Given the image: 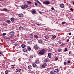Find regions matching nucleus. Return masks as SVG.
<instances>
[{"mask_svg":"<svg viewBox=\"0 0 74 74\" xmlns=\"http://www.w3.org/2000/svg\"><path fill=\"white\" fill-rule=\"evenodd\" d=\"M46 52V50L44 49H42L38 53L39 55H43L44 53H45Z\"/></svg>","mask_w":74,"mask_h":74,"instance_id":"nucleus-1","label":"nucleus"},{"mask_svg":"<svg viewBox=\"0 0 74 74\" xmlns=\"http://www.w3.org/2000/svg\"><path fill=\"white\" fill-rule=\"evenodd\" d=\"M28 6L26 4L23 5L21 6V7L23 10H25L26 8H27Z\"/></svg>","mask_w":74,"mask_h":74,"instance_id":"nucleus-2","label":"nucleus"},{"mask_svg":"<svg viewBox=\"0 0 74 74\" xmlns=\"http://www.w3.org/2000/svg\"><path fill=\"white\" fill-rule=\"evenodd\" d=\"M43 4H50V2L49 1H47L43 2Z\"/></svg>","mask_w":74,"mask_h":74,"instance_id":"nucleus-3","label":"nucleus"},{"mask_svg":"<svg viewBox=\"0 0 74 74\" xmlns=\"http://www.w3.org/2000/svg\"><path fill=\"white\" fill-rule=\"evenodd\" d=\"M34 48L35 50H37L38 49V46H37V45H35Z\"/></svg>","mask_w":74,"mask_h":74,"instance_id":"nucleus-4","label":"nucleus"},{"mask_svg":"<svg viewBox=\"0 0 74 74\" xmlns=\"http://www.w3.org/2000/svg\"><path fill=\"white\" fill-rule=\"evenodd\" d=\"M32 12L33 15H34L36 14V11L35 10H33L32 11Z\"/></svg>","mask_w":74,"mask_h":74,"instance_id":"nucleus-5","label":"nucleus"},{"mask_svg":"<svg viewBox=\"0 0 74 74\" xmlns=\"http://www.w3.org/2000/svg\"><path fill=\"white\" fill-rule=\"evenodd\" d=\"M60 6L61 8H64V4L63 3H62L60 4Z\"/></svg>","mask_w":74,"mask_h":74,"instance_id":"nucleus-6","label":"nucleus"},{"mask_svg":"<svg viewBox=\"0 0 74 74\" xmlns=\"http://www.w3.org/2000/svg\"><path fill=\"white\" fill-rule=\"evenodd\" d=\"M28 69L29 70H32V66L30 65H29L28 66Z\"/></svg>","mask_w":74,"mask_h":74,"instance_id":"nucleus-7","label":"nucleus"},{"mask_svg":"<svg viewBox=\"0 0 74 74\" xmlns=\"http://www.w3.org/2000/svg\"><path fill=\"white\" fill-rule=\"evenodd\" d=\"M9 34L10 35H11V36H13L14 34V32H10L9 33Z\"/></svg>","mask_w":74,"mask_h":74,"instance_id":"nucleus-8","label":"nucleus"},{"mask_svg":"<svg viewBox=\"0 0 74 74\" xmlns=\"http://www.w3.org/2000/svg\"><path fill=\"white\" fill-rule=\"evenodd\" d=\"M35 62L37 64L39 63L40 62V61H39V60L37 59L35 61Z\"/></svg>","mask_w":74,"mask_h":74,"instance_id":"nucleus-9","label":"nucleus"},{"mask_svg":"<svg viewBox=\"0 0 74 74\" xmlns=\"http://www.w3.org/2000/svg\"><path fill=\"white\" fill-rule=\"evenodd\" d=\"M19 29L20 30L22 31L23 30L24 28H23V27H22L20 26L19 27Z\"/></svg>","mask_w":74,"mask_h":74,"instance_id":"nucleus-10","label":"nucleus"},{"mask_svg":"<svg viewBox=\"0 0 74 74\" xmlns=\"http://www.w3.org/2000/svg\"><path fill=\"white\" fill-rule=\"evenodd\" d=\"M23 51L24 52H27V49L26 48L23 49Z\"/></svg>","mask_w":74,"mask_h":74,"instance_id":"nucleus-11","label":"nucleus"},{"mask_svg":"<svg viewBox=\"0 0 74 74\" xmlns=\"http://www.w3.org/2000/svg\"><path fill=\"white\" fill-rule=\"evenodd\" d=\"M50 74H55V71L53 70L51 71L50 72Z\"/></svg>","mask_w":74,"mask_h":74,"instance_id":"nucleus-12","label":"nucleus"},{"mask_svg":"<svg viewBox=\"0 0 74 74\" xmlns=\"http://www.w3.org/2000/svg\"><path fill=\"white\" fill-rule=\"evenodd\" d=\"M18 16L19 17H21V18H22V17H23V14H19L18 15Z\"/></svg>","mask_w":74,"mask_h":74,"instance_id":"nucleus-13","label":"nucleus"},{"mask_svg":"<svg viewBox=\"0 0 74 74\" xmlns=\"http://www.w3.org/2000/svg\"><path fill=\"white\" fill-rule=\"evenodd\" d=\"M49 60V59H48V58H46L45 60L44 61L45 62L47 63V62H48Z\"/></svg>","mask_w":74,"mask_h":74,"instance_id":"nucleus-14","label":"nucleus"},{"mask_svg":"<svg viewBox=\"0 0 74 74\" xmlns=\"http://www.w3.org/2000/svg\"><path fill=\"white\" fill-rule=\"evenodd\" d=\"M11 69H14L15 68V65H11Z\"/></svg>","mask_w":74,"mask_h":74,"instance_id":"nucleus-15","label":"nucleus"},{"mask_svg":"<svg viewBox=\"0 0 74 74\" xmlns=\"http://www.w3.org/2000/svg\"><path fill=\"white\" fill-rule=\"evenodd\" d=\"M32 65L33 67H34L35 68L36 67H37V65H36V63H34Z\"/></svg>","mask_w":74,"mask_h":74,"instance_id":"nucleus-16","label":"nucleus"},{"mask_svg":"<svg viewBox=\"0 0 74 74\" xmlns=\"http://www.w3.org/2000/svg\"><path fill=\"white\" fill-rule=\"evenodd\" d=\"M29 59L30 60H32V59H33V56H30L29 57Z\"/></svg>","mask_w":74,"mask_h":74,"instance_id":"nucleus-17","label":"nucleus"},{"mask_svg":"<svg viewBox=\"0 0 74 74\" xmlns=\"http://www.w3.org/2000/svg\"><path fill=\"white\" fill-rule=\"evenodd\" d=\"M21 47L22 48H25V47H26V45L24 44H22L21 45Z\"/></svg>","mask_w":74,"mask_h":74,"instance_id":"nucleus-18","label":"nucleus"},{"mask_svg":"<svg viewBox=\"0 0 74 74\" xmlns=\"http://www.w3.org/2000/svg\"><path fill=\"white\" fill-rule=\"evenodd\" d=\"M48 57L49 58H51V53H49L48 54Z\"/></svg>","mask_w":74,"mask_h":74,"instance_id":"nucleus-19","label":"nucleus"},{"mask_svg":"<svg viewBox=\"0 0 74 74\" xmlns=\"http://www.w3.org/2000/svg\"><path fill=\"white\" fill-rule=\"evenodd\" d=\"M6 22H7L8 24H10L11 23V21L9 20H7Z\"/></svg>","mask_w":74,"mask_h":74,"instance_id":"nucleus-20","label":"nucleus"},{"mask_svg":"<svg viewBox=\"0 0 74 74\" xmlns=\"http://www.w3.org/2000/svg\"><path fill=\"white\" fill-rule=\"evenodd\" d=\"M38 42L39 44H42V41L41 40H38Z\"/></svg>","mask_w":74,"mask_h":74,"instance_id":"nucleus-21","label":"nucleus"},{"mask_svg":"<svg viewBox=\"0 0 74 74\" xmlns=\"http://www.w3.org/2000/svg\"><path fill=\"white\" fill-rule=\"evenodd\" d=\"M10 20L12 22H14V17H12L10 18Z\"/></svg>","mask_w":74,"mask_h":74,"instance_id":"nucleus-22","label":"nucleus"},{"mask_svg":"<svg viewBox=\"0 0 74 74\" xmlns=\"http://www.w3.org/2000/svg\"><path fill=\"white\" fill-rule=\"evenodd\" d=\"M29 37L31 38H33V34H31L29 35Z\"/></svg>","mask_w":74,"mask_h":74,"instance_id":"nucleus-23","label":"nucleus"},{"mask_svg":"<svg viewBox=\"0 0 74 74\" xmlns=\"http://www.w3.org/2000/svg\"><path fill=\"white\" fill-rule=\"evenodd\" d=\"M45 38H46V39H49V36L48 35H46L45 36Z\"/></svg>","mask_w":74,"mask_h":74,"instance_id":"nucleus-24","label":"nucleus"},{"mask_svg":"<svg viewBox=\"0 0 74 74\" xmlns=\"http://www.w3.org/2000/svg\"><path fill=\"white\" fill-rule=\"evenodd\" d=\"M54 71L55 72H56V73H58L59 70L58 69H56Z\"/></svg>","mask_w":74,"mask_h":74,"instance_id":"nucleus-25","label":"nucleus"},{"mask_svg":"<svg viewBox=\"0 0 74 74\" xmlns=\"http://www.w3.org/2000/svg\"><path fill=\"white\" fill-rule=\"evenodd\" d=\"M34 38H38V36H37V35H34Z\"/></svg>","mask_w":74,"mask_h":74,"instance_id":"nucleus-26","label":"nucleus"},{"mask_svg":"<svg viewBox=\"0 0 74 74\" xmlns=\"http://www.w3.org/2000/svg\"><path fill=\"white\" fill-rule=\"evenodd\" d=\"M62 49L59 48V49H58V52H60L61 51H62Z\"/></svg>","mask_w":74,"mask_h":74,"instance_id":"nucleus-27","label":"nucleus"},{"mask_svg":"<svg viewBox=\"0 0 74 74\" xmlns=\"http://www.w3.org/2000/svg\"><path fill=\"white\" fill-rule=\"evenodd\" d=\"M8 10L5 8H3V11H5V12H7V11Z\"/></svg>","mask_w":74,"mask_h":74,"instance_id":"nucleus-28","label":"nucleus"},{"mask_svg":"<svg viewBox=\"0 0 74 74\" xmlns=\"http://www.w3.org/2000/svg\"><path fill=\"white\" fill-rule=\"evenodd\" d=\"M56 38V36L55 35H54L52 38V39L53 40H54L55 38Z\"/></svg>","mask_w":74,"mask_h":74,"instance_id":"nucleus-29","label":"nucleus"},{"mask_svg":"<svg viewBox=\"0 0 74 74\" xmlns=\"http://www.w3.org/2000/svg\"><path fill=\"white\" fill-rule=\"evenodd\" d=\"M28 50V51H31V48L30 47H28L27 48Z\"/></svg>","mask_w":74,"mask_h":74,"instance_id":"nucleus-30","label":"nucleus"},{"mask_svg":"<svg viewBox=\"0 0 74 74\" xmlns=\"http://www.w3.org/2000/svg\"><path fill=\"white\" fill-rule=\"evenodd\" d=\"M42 65L45 66V67H46L47 64L45 62H43Z\"/></svg>","mask_w":74,"mask_h":74,"instance_id":"nucleus-31","label":"nucleus"},{"mask_svg":"<svg viewBox=\"0 0 74 74\" xmlns=\"http://www.w3.org/2000/svg\"><path fill=\"white\" fill-rule=\"evenodd\" d=\"M8 70H6L5 72V74H7L8 73Z\"/></svg>","mask_w":74,"mask_h":74,"instance_id":"nucleus-32","label":"nucleus"},{"mask_svg":"<svg viewBox=\"0 0 74 74\" xmlns=\"http://www.w3.org/2000/svg\"><path fill=\"white\" fill-rule=\"evenodd\" d=\"M28 43H29V44H30V45H31V44H32V41H30Z\"/></svg>","mask_w":74,"mask_h":74,"instance_id":"nucleus-33","label":"nucleus"},{"mask_svg":"<svg viewBox=\"0 0 74 74\" xmlns=\"http://www.w3.org/2000/svg\"><path fill=\"white\" fill-rule=\"evenodd\" d=\"M55 60H56V61H57V60H58V58L56 57L55 58Z\"/></svg>","mask_w":74,"mask_h":74,"instance_id":"nucleus-34","label":"nucleus"},{"mask_svg":"<svg viewBox=\"0 0 74 74\" xmlns=\"http://www.w3.org/2000/svg\"><path fill=\"white\" fill-rule=\"evenodd\" d=\"M46 67V66H45L44 65H42V68H43V69H44V68H45Z\"/></svg>","mask_w":74,"mask_h":74,"instance_id":"nucleus-35","label":"nucleus"},{"mask_svg":"<svg viewBox=\"0 0 74 74\" xmlns=\"http://www.w3.org/2000/svg\"><path fill=\"white\" fill-rule=\"evenodd\" d=\"M66 23V22L65 21H64L62 22V25H64V24H65Z\"/></svg>","mask_w":74,"mask_h":74,"instance_id":"nucleus-36","label":"nucleus"},{"mask_svg":"<svg viewBox=\"0 0 74 74\" xmlns=\"http://www.w3.org/2000/svg\"><path fill=\"white\" fill-rule=\"evenodd\" d=\"M37 1L38 2V3H39V4H40V5L41 4V3H40V2H39L38 1V0H37Z\"/></svg>","mask_w":74,"mask_h":74,"instance_id":"nucleus-37","label":"nucleus"},{"mask_svg":"<svg viewBox=\"0 0 74 74\" xmlns=\"http://www.w3.org/2000/svg\"><path fill=\"white\" fill-rule=\"evenodd\" d=\"M70 11H73L74 10L72 8H71L70 9Z\"/></svg>","mask_w":74,"mask_h":74,"instance_id":"nucleus-38","label":"nucleus"},{"mask_svg":"<svg viewBox=\"0 0 74 74\" xmlns=\"http://www.w3.org/2000/svg\"><path fill=\"white\" fill-rule=\"evenodd\" d=\"M31 3L32 2L30 1H27V3H28V4H31Z\"/></svg>","mask_w":74,"mask_h":74,"instance_id":"nucleus-39","label":"nucleus"},{"mask_svg":"<svg viewBox=\"0 0 74 74\" xmlns=\"http://www.w3.org/2000/svg\"><path fill=\"white\" fill-rule=\"evenodd\" d=\"M20 71H21V69H19L18 70V73H19Z\"/></svg>","mask_w":74,"mask_h":74,"instance_id":"nucleus-40","label":"nucleus"},{"mask_svg":"<svg viewBox=\"0 0 74 74\" xmlns=\"http://www.w3.org/2000/svg\"><path fill=\"white\" fill-rule=\"evenodd\" d=\"M20 71H21V69H19L18 70V73H19Z\"/></svg>","mask_w":74,"mask_h":74,"instance_id":"nucleus-41","label":"nucleus"},{"mask_svg":"<svg viewBox=\"0 0 74 74\" xmlns=\"http://www.w3.org/2000/svg\"><path fill=\"white\" fill-rule=\"evenodd\" d=\"M64 45V43H63L61 45H60V46H61V47H62V46Z\"/></svg>","mask_w":74,"mask_h":74,"instance_id":"nucleus-42","label":"nucleus"},{"mask_svg":"<svg viewBox=\"0 0 74 74\" xmlns=\"http://www.w3.org/2000/svg\"><path fill=\"white\" fill-rule=\"evenodd\" d=\"M66 64H67V62H64V65H66Z\"/></svg>","mask_w":74,"mask_h":74,"instance_id":"nucleus-43","label":"nucleus"},{"mask_svg":"<svg viewBox=\"0 0 74 74\" xmlns=\"http://www.w3.org/2000/svg\"><path fill=\"white\" fill-rule=\"evenodd\" d=\"M35 5L36 6H37V5H38V4H37V3L36 2H35Z\"/></svg>","mask_w":74,"mask_h":74,"instance_id":"nucleus-44","label":"nucleus"},{"mask_svg":"<svg viewBox=\"0 0 74 74\" xmlns=\"http://www.w3.org/2000/svg\"><path fill=\"white\" fill-rule=\"evenodd\" d=\"M3 36H5L6 35V33H3L2 34Z\"/></svg>","mask_w":74,"mask_h":74,"instance_id":"nucleus-45","label":"nucleus"},{"mask_svg":"<svg viewBox=\"0 0 74 74\" xmlns=\"http://www.w3.org/2000/svg\"><path fill=\"white\" fill-rule=\"evenodd\" d=\"M67 51V48H65L64 50L65 52H66Z\"/></svg>","mask_w":74,"mask_h":74,"instance_id":"nucleus-46","label":"nucleus"},{"mask_svg":"<svg viewBox=\"0 0 74 74\" xmlns=\"http://www.w3.org/2000/svg\"><path fill=\"white\" fill-rule=\"evenodd\" d=\"M71 51H70L69 52V55H71Z\"/></svg>","mask_w":74,"mask_h":74,"instance_id":"nucleus-47","label":"nucleus"},{"mask_svg":"<svg viewBox=\"0 0 74 74\" xmlns=\"http://www.w3.org/2000/svg\"><path fill=\"white\" fill-rule=\"evenodd\" d=\"M3 55V52H0V56H1Z\"/></svg>","mask_w":74,"mask_h":74,"instance_id":"nucleus-48","label":"nucleus"},{"mask_svg":"<svg viewBox=\"0 0 74 74\" xmlns=\"http://www.w3.org/2000/svg\"><path fill=\"white\" fill-rule=\"evenodd\" d=\"M51 10H54V8H53V7H52L51 8Z\"/></svg>","mask_w":74,"mask_h":74,"instance_id":"nucleus-49","label":"nucleus"},{"mask_svg":"<svg viewBox=\"0 0 74 74\" xmlns=\"http://www.w3.org/2000/svg\"><path fill=\"white\" fill-rule=\"evenodd\" d=\"M3 25L4 26H5V25H6V24L5 23H3Z\"/></svg>","mask_w":74,"mask_h":74,"instance_id":"nucleus-50","label":"nucleus"},{"mask_svg":"<svg viewBox=\"0 0 74 74\" xmlns=\"http://www.w3.org/2000/svg\"><path fill=\"white\" fill-rule=\"evenodd\" d=\"M36 25L38 26H40V24L39 23H36Z\"/></svg>","mask_w":74,"mask_h":74,"instance_id":"nucleus-51","label":"nucleus"},{"mask_svg":"<svg viewBox=\"0 0 74 74\" xmlns=\"http://www.w3.org/2000/svg\"><path fill=\"white\" fill-rule=\"evenodd\" d=\"M0 10L1 11H4L3 9H0Z\"/></svg>","mask_w":74,"mask_h":74,"instance_id":"nucleus-52","label":"nucleus"},{"mask_svg":"<svg viewBox=\"0 0 74 74\" xmlns=\"http://www.w3.org/2000/svg\"><path fill=\"white\" fill-rule=\"evenodd\" d=\"M69 35H71V32L69 33Z\"/></svg>","mask_w":74,"mask_h":74,"instance_id":"nucleus-53","label":"nucleus"},{"mask_svg":"<svg viewBox=\"0 0 74 74\" xmlns=\"http://www.w3.org/2000/svg\"><path fill=\"white\" fill-rule=\"evenodd\" d=\"M16 72H18V70L16 69Z\"/></svg>","mask_w":74,"mask_h":74,"instance_id":"nucleus-54","label":"nucleus"},{"mask_svg":"<svg viewBox=\"0 0 74 74\" xmlns=\"http://www.w3.org/2000/svg\"><path fill=\"white\" fill-rule=\"evenodd\" d=\"M69 41H70V40L69 39H67V42H69Z\"/></svg>","mask_w":74,"mask_h":74,"instance_id":"nucleus-55","label":"nucleus"},{"mask_svg":"<svg viewBox=\"0 0 74 74\" xmlns=\"http://www.w3.org/2000/svg\"><path fill=\"white\" fill-rule=\"evenodd\" d=\"M67 63H70L71 62H70V61H67Z\"/></svg>","mask_w":74,"mask_h":74,"instance_id":"nucleus-56","label":"nucleus"},{"mask_svg":"<svg viewBox=\"0 0 74 74\" xmlns=\"http://www.w3.org/2000/svg\"><path fill=\"white\" fill-rule=\"evenodd\" d=\"M58 42L59 44H61V42L60 41H59Z\"/></svg>","mask_w":74,"mask_h":74,"instance_id":"nucleus-57","label":"nucleus"},{"mask_svg":"<svg viewBox=\"0 0 74 74\" xmlns=\"http://www.w3.org/2000/svg\"><path fill=\"white\" fill-rule=\"evenodd\" d=\"M39 13H40V14H42V12H39Z\"/></svg>","mask_w":74,"mask_h":74,"instance_id":"nucleus-58","label":"nucleus"},{"mask_svg":"<svg viewBox=\"0 0 74 74\" xmlns=\"http://www.w3.org/2000/svg\"><path fill=\"white\" fill-rule=\"evenodd\" d=\"M45 30H48V29L47 28H45Z\"/></svg>","mask_w":74,"mask_h":74,"instance_id":"nucleus-59","label":"nucleus"},{"mask_svg":"<svg viewBox=\"0 0 74 74\" xmlns=\"http://www.w3.org/2000/svg\"><path fill=\"white\" fill-rule=\"evenodd\" d=\"M73 45H74V41H73Z\"/></svg>","mask_w":74,"mask_h":74,"instance_id":"nucleus-60","label":"nucleus"},{"mask_svg":"<svg viewBox=\"0 0 74 74\" xmlns=\"http://www.w3.org/2000/svg\"><path fill=\"white\" fill-rule=\"evenodd\" d=\"M2 56H4V54H2Z\"/></svg>","mask_w":74,"mask_h":74,"instance_id":"nucleus-61","label":"nucleus"},{"mask_svg":"<svg viewBox=\"0 0 74 74\" xmlns=\"http://www.w3.org/2000/svg\"><path fill=\"white\" fill-rule=\"evenodd\" d=\"M73 4L74 5V2L73 3Z\"/></svg>","mask_w":74,"mask_h":74,"instance_id":"nucleus-62","label":"nucleus"},{"mask_svg":"<svg viewBox=\"0 0 74 74\" xmlns=\"http://www.w3.org/2000/svg\"><path fill=\"white\" fill-rule=\"evenodd\" d=\"M56 23H58L56 22Z\"/></svg>","mask_w":74,"mask_h":74,"instance_id":"nucleus-63","label":"nucleus"},{"mask_svg":"<svg viewBox=\"0 0 74 74\" xmlns=\"http://www.w3.org/2000/svg\"><path fill=\"white\" fill-rule=\"evenodd\" d=\"M0 1H1V0H0Z\"/></svg>","mask_w":74,"mask_h":74,"instance_id":"nucleus-64","label":"nucleus"}]
</instances>
